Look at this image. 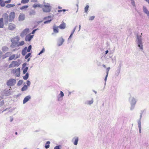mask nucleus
I'll list each match as a JSON object with an SVG mask.
<instances>
[{
    "label": "nucleus",
    "instance_id": "nucleus-1",
    "mask_svg": "<svg viewBox=\"0 0 149 149\" xmlns=\"http://www.w3.org/2000/svg\"><path fill=\"white\" fill-rule=\"evenodd\" d=\"M42 4V10L44 13H48L50 12L52 9L51 4L49 3H46L44 2Z\"/></svg>",
    "mask_w": 149,
    "mask_h": 149
},
{
    "label": "nucleus",
    "instance_id": "nucleus-2",
    "mask_svg": "<svg viewBox=\"0 0 149 149\" xmlns=\"http://www.w3.org/2000/svg\"><path fill=\"white\" fill-rule=\"evenodd\" d=\"M136 43L138 47L139 48L141 51L143 50V45L142 42V37L141 36L137 35L136 40Z\"/></svg>",
    "mask_w": 149,
    "mask_h": 149
},
{
    "label": "nucleus",
    "instance_id": "nucleus-3",
    "mask_svg": "<svg viewBox=\"0 0 149 149\" xmlns=\"http://www.w3.org/2000/svg\"><path fill=\"white\" fill-rule=\"evenodd\" d=\"M19 40V38L18 36L13 38L11 39V44L10 45V47L12 48H14L18 47V41Z\"/></svg>",
    "mask_w": 149,
    "mask_h": 149
},
{
    "label": "nucleus",
    "instance_id": "nucleus-4",
    "mask_svg": "<svg viewBox=\"0 0 149 149\" xmlns=\"http://www.w3.org/2000/svg\"><path fill=\"white\" fill-rule=\"evenodd\" d=\"M129 100L131 105L130 110L132 111L135 108V105L136 102V100L134 97H130L129 98Z\"/></svg>",
    "mask_w": 149,
    "mask_h": 149
},
{
    "label": "nucleus",
    "instance_id": "nucleus-5",
    "mask_svg": "<svg viewBox=\"0 0 149 149\" xmlns=\"http://www.w3.org/2000/svg\"><path fill=\"white\" fill-rule=\"evenodd\" d=\"M13 92L11 89L6 88L1 91V94L2 95L8 96L12 94Z\"/></svg>",
    "mask_w": 149,
    "mask_h": 149
},
{
    "label": "nucleus",
    "instance_id": "nucleus-6",
    "mask_svg": "<svg viewBox=\"0 0 149 149\" xmlns=\"http://www.w3.org/2000/svg\"><path fill=\"white\" fill-rule=\"evenodd\" d=\"M15 16V14L14 12H12L10 13L9 15L7 17V22H8V20L9 22H11L14 18Z\"/></svg>",
    "mask_w": 149,
    "mask_h": 149
},
{
    "label": "nucleus",
    "instance_id": "nucleus-7",
    "mask_svg": "<svg viewBox=\"0 0 149 149\" xmlns=\"http://www.w3.org/2000/svg\"><path fill=\"white\" fill-rule=\"evenodd\" d=\"M16 83V80L13 79H11L8 80L6 83L7 85L8 86H14Z\"/></svg>",
    "mask_w": 149,
    "mask_h": 149
},
{
    "label": "nucleus",
    "instance_id": "nucleus-8",
    "mask_svg": "<svg viewBox=\"0 0 149 149\" xmlns=\"http://www.w3.org/2000/svg\"><path fill=\"white\" fill-rule=\"evenodd\" d=\"M18 62L17 61H13L9 65V68H11L15 67H18L20 63H19V60H18Z\"/></svg>",
    "mask_w": 149,
    "mask_h": 149
},
{
    "label": "nucleus",
    "instance_id": "nucleus-9",
    "mask_svg": "<svg viewBox=\"0 0 149 149\" xmlns=\"http://www.w3.org/2000/svg\"><path fill=\"white\" fill-rule=\"evenodd\" d=\"M64 41V40L62 37L59 38L57 42V45L58 46H60L62 45Z\"/></svg>",
    "mask_w": 149,
    "mask_h": 149
},
{
    "label": "nucleus",
    "instance_id": "nucleus-10",
    "mask_svg": "<svg viewBox=\"0 0 149 149\" xmlns=\"http://www.w3.org/2000/svg\"><path fill=\"white\" fill-rule=\"evenodd\" d=\"M142 113H140V118L138 121V127L140 133H141V120L142 116Z\"/></svg>",
    "mask_w": 149,
    "mask_h": 149
},
{
    "label": "nucleus",
    "instance_id": "nucleus-11",
    "mask_svg": "<svg viewBox=\"0 0 149 149\" xmlns=\"http://www.w3.org/2000/svg\"><path fill=\"white\" fill-rule=\"evenodd\" d=\"M63 93L61 91L60 93L57 96V100L58 101H61L63 100V97L64 96Z\"/></svg>",
    "mask_w": 149,
    "mask_h": 149
},
{
    "label": "nucleus",
    "instance_id": "nucleus-12",
    "mask_svg": "<svg viewBox=\"0 0 149 149\" xmlns=\"http://www.w3.org/2000/svg\"><path fill=\"white\" fill-rule=\"evenodd\" d=\"M29 29H25L21 33L20 36L22 37H24V36L27 34L29 32Z\"/></svg>",
    "mask_w": 149,
    "mask_h": 149
},
{
    "label": "nucleus",
    "instance_id": "nucleus-13",
    "mask_svg": "<svg viewBox=\"0 0 149 149\" xmlns=\"http://www.w3.org/2000/svg\"><path fill=\"white\" fill-rule=\"evenodd\" d=\"M143 12L147 15L148 18L149 19V11L148 10L146 6H143Z\"/></svg>",
    "mask_w": 149,
    "mask_h": 149
},
{
    "label": "nucleus",
    "instance_id": "nucleus-14",
    "mask_svg": "<svg viewBox=\"0 0 149 149\" xmlns=\"http://www.w3.org/2000/svg\"><path fill=\"white\" fill-rule=\"evenodd\" d=\"M31 96L30 95H28L26 96L24 99L23 100V104H24L27 102L28 101L31 99Z\"/></svg>",
    "mask_w": 149,
    "mask_h": 149
},
{
    "label": "nucleus",
    "instance_id": "nucleus-15",
    "mask_svg": "<svg viewBox=\"0 0 149 149\" xmlns=\"http://www.w3.org/2000/svg\"><path fill=\"white\" fill-rule=\"evenodd\" d=\"M33 35H27L25 38L26 41H30L33 37Z\"/></svg>",
    "mask_w": 149,
    "mask_h": 149
},
{
    "label": "nucleus",
    "instance_id": "nucleus-16",
    "mask_svg": "<svg viewBox=\"0 0 149 149\" xmlns=\"http://www.w3.org/2000/svg\"><path fill=\"white\" fill-rule=\"evenodd\" d=\"M58 28L61 29H65L66 27V24L64 22H62V23L59 26Z\"/></svg>",
    "mask_w": 149,
    "mask_h": 149
},
{
    "label": "nucleus",
    "instance_id": "nucleus-17",
    "mask_svg": "<svg viewBox=\"0 0 149 149\" xmlns=\"http://www.w3.org/2000/svg\"><path fill=\"white\" fill-rule=\"evenodd\" d=\"M15 24L10 23L9 25V29L11 30H13L15 28Z\"/></svg>",
    "mask_w": 149,
    "mask_h": 149
},
{
    "label": "nucleus",
    "instance_id": "nucleus-18",
    "mask_svg": "<svg viewBox=\"0 0 149 149\" xmlns=\"http://www.w3.org/2000/svg\"><path fill=\"white\" fill-rule=\"evenodd\" d=\"M58 26H56L54 25L53 27V29L54 32V33H57L58 32Z\"/></svg>",
    "mask_w": 149,
    "mask_h": 149
},
{
    "label": "nucleus",
    "instance_id": "nucleus-19",
    "mask_svg": "<svg viewBox=\"0 0 149 149\" xmlns=\"http://www.w3.org/2000/svg\"><path fill=\"white\" fill-rule=\"evenodd\" d=\"M74 139V141L73 142V143L75 145H77L78 144L79 140L78 137H75L74 138L72 139V141H73Z\"/></svg>",
    "mask_w": 149,
    "mask_h": 149
},
{
    "label": "nucleus",
    "instance_id": "nucleus-20",
    "mask_svg": "<svg viewBox=\"0 0 149 149\" xmlns=\"http://www.w3.org/2000/svg\"><path fill=\"white\" fill-rule=\"evenodd\" d=\"M93 100L92 98L91 100H87L85 102V104L87 105H91L93 104Z\"/></svg>",
    "mask_w": 149,
    "mask_h": 149
},
{
    "label": "nucleus",
    "instance_id": "nucleus-21",
    "mask_svg": "<svg viewBox=\"0 0 149 149\" xmlns=\"http://www.w3.org/2000/svg\"><path fill=\"white\" fill-rule=\"evenodd\" d=\"M27 47H25L22 50V54L23 56H25L27 52Z\"/></svg>",
    "mask_w": 149,
    "mask_h": 149
},
{
    "label": "nucleus",
    "instance_id": "nucleus-22",
    "mask_svg": "<svg viewBox=\"0 0 149 149\" xmlns=\"http://www.w3.org/2000/svg\"><path fill=\"white\" fill-rule=\"evenodd\" d=\"M42 4H33L32 7L33 8H36L37 7H39L40 8H42Z\"/></svg>",
    "mask_w": 149,
    "mask_h": 149
},
{
    "label": "nucleus",
    "instance_id": "nucleus-23",
    "mask_svg": "<svg viewBox=\"0 0 149 149\" xmlns=\"http://www.w3.org/2000/svg\"><path fill=\"white\" fill-rule=\"evenodd\" d=\"M25 16L24 15H20L19 17V21H22L24 19Z\"/></svg>",
    "mask_w": 149,
    "mask_h": 149
},
{
    "label": "nucleus",
    "instance_id": "nucleus-24",
    "mask_svg": "<svg viewBox=\"0 0 149 149\" xmlns=\"http://www.w3.org/2000/svg\"><path fill=\"white\" fill-rule=\"evenodd\" d=\"M9 50L8 48L6 46L3 47L2 48V50L3 52H5L8 51Z\"/></svg>",
    "mask_w": 149,
    "mask_h": 149
},
{
    "label": "nucleus",
    "instance_id": "nucleus-25",
    "mask_svg": "<svg viewBox=\"0 0 149 149\" xmlns=\"http://www.w3.org/2000/svg\"><path fill=\"white\" fill-rule=\"evenodd\" d=\"M3 26V19L2 18H0V28H2Z\"/></svg>",
    "mask_w": 149,
    "mask_h": 149
},
{
    "label": "nucleus",
    "instance_id": "nucleus-26",
    "mask_svg": "<svg viewBox=\"0 0 149 149\" xmlns=\"http://www.w3.org/2000/svg\"><path fill=\"white\" fill-rule=\"evenodd\" d=\"M15 56H16V55L15 54H14L11 56H10L8 60L9 61H11L13 59H14L15 57Z\"/></svg>",
    "mask_w": 149,
    "mask_h": 149
},
{
    "label": "nucleus",
    "instance_id": "nucleus-27",
    "mask_svg": "<svg viewBox=\"0 0 149 149\" xmlns=\"http://www.w3.org/2000/svg\"><path fill=\"white\" fill-rule=\"evenodd\" d=\"M28 88L27 86L26 85H24L23 87L21 88V91H26Z\"/></svg>",
    "mask_w": 149,
    "mask_h": 149
},
{
    "label": "nucleus",
    "instance_id": "nucleus-28",
    "mask_svg": "<svg viewBox=\"0 0 149 149\" xmlns=\"http://www.w3.org/2000/svg\"><path fill=\"white\" fill-rule=\"evenodd\" d=\"M50 143V142L49 141H47L45 145V147L46 149H47L49 148L50 146L49 145Z\"/></svg>",
    "mask_w": 149,
    "mask_h": 149
},
{
    "label": "nucleus",
    "instance_id": "nucleus-29",
    "mask_svg": "<svg viewBox=\"0 0 149 149\" xmlns=\"http://www.w3.org/2000/svg\"><path fill=\"white\" fill-rule=\"evenodd\" d=\"M29 77V74L28 73H26L25 75L23 77V79L25 80H26L28 79Z\"/></svg>",
    "mask_w": 149,
    "mask_h": 149
},
{
    "label": "nucleus",
    "instance_id": "nucleus-30",
    "mask_svg": "<svg viewBox=\"0 0 149 149\" xmlns=\"http://www.w3.org/2000/svg\"><path fill=\"white\" fill-rule=\"evenodd\" d=\"M5 2L3 0H0V5L1 6H4L5 5Z\"/></svg>",
    "mask_w": 149,
    "mask_h": 149
},
{
    "label": "nucleus",
    "instance_id": "nucleus-31",
    "mask_svg": "<svg viewBox=\"0 0 149 149\" xmlns=\"http://www.w3.org/2000/svg\"><path fill=\"white\" fill-rule=\"evenodd\" d=\"M24 44V41H22L21 42H19L18 43V47L23 45Z\"/></svg>",
    "mask_w": 149,
    "mask_h": 149
},
{
    "label": "nucleus",
    "instance_id": "nucleus-32",
    "mask_svg": "<svg viewBox=\"0 0 149 149\" xmlns=\"http://www.w3.org/2000/svg\"><path fill=\"white\" fill-rule=\"evenodd\" d=\"M120 69L118 68L117 70L116 71V73H115V74L116 76H118L119 75V74L120 72Z\"/></svg>",
    "mask_w": 149,
    "mask_h": 149
},
{
    "label": "nucleus",
    "instance_id": "nucleus-33",
    "mask_svg": "<svg viewBox=\"0 0 149 149\" xmlns=\"http://www.w3.org/2000/svg\"><path fill=\"white\" fill-rule=\"evenodd\" d=\"M15 4H8L6 6V7L8 8H10L15 6Z\"/></svg>",
    "mask_w": 149,
    "mask_h": 149
},
{
    "label": "nucleus",
    "instance_id": "nucleus-34",
    "mask_svg": "<svg viewBox=\"0 0 149 149\" xmlns=\"http://www.w3.org/2000/svg\"><path fill=\"white\" fill-rule=\"evenodd\" d=\"M12 54V53L11 52H8L5 54V56L7 57H8Z\"/></svg>",
    "mask_w": 149,
    "mask_h": 149
},
{
    "label": "nucleus",
    "instance_id": "nucleus-35",
    "mask_svg": "<svg viewBox=\"0 0 149 149\" xmlns=\"http://www.w3.org/2000/svg\"><path fill=\"white\" fill-rule=\"evenodd\" d=\"M31 54L30 53H28L26 55L25 57V59H27L29 57H31Z\"/></svg>",
    "mask_w": 149,
    "mask_h": 149
},
{
    "label": "nucleus",
    "instance_id": "nucleus-36",
    "mask_svg": "<svg viewBox=\"0 0 149 149\" xmlns=\"http://www.w3.org/2000/svg\"><path fill=\"white\" fill-rule=\"evenodd\" d=\"M29 1V0H22L21 3L22 4H25L28 3Z\"/></svg>",
    "mask_w": 149,
    "mask_h": 149
},
{
    "label": "nucleus",
    "instance_id": "nucleus-37",
    "mask_svg": "<svg viewBox=\"0 0 149 149\" xmlns=\"http://www.w3.org/2000/svg\"><path fill=\"white\" fill-rule=\"evenodd\" d=\"M89 7V6L88 5H87L84 8V10H85V12L86 13H88V8Z\"/></svg>",
    "mask_w": 149,
    "mask_h": 149
},
{
    "label": "nucleus",
    "instance_id": "nucleus-38",
    "mask_svg": "<svg viewBox=\"0 0 149 149\" xmlns=\"http://www.w3.org/2000/svg\"><path fill=\"white\" fill-rule=\"evenodd\" d=\"M23 83V80H20L18 82L17 85L18 86H20Z\"/></svg>",
    "mask_w": 149,
    "mask_h": 149
},
{
    "label": "nucleus",
    "instance_id": "nucleus-39",
    "mask_svg": "<svg viewBox=\"0 0 149 149\" xmlns=\"http://www.w3.org/2000/svg\"><path fill=\"white\" fill-rule=\"evenodd\" d=\"M28 68L27 67H26L23 70V73L24 74H26L28 70Z\"/></svg>",
    "mask_w": 149,
    "mask_h": 149
},
{
    "label": "nucleus",
    "instance_id": "nucleus-40",
    "mask_svg": "<svg viewBox=\"0 0 149 149\" xmlns=\"http://www.w3.org/2000/svg\"><path fill=\"white\" fill-rule=\"evenodd\" d=\"M29 6L27 5L24 6L20 8V9L21 10L25 9L27 8Z\"/></svg>",
    "mask_w": 149,
    "mask_h": 149
},
{
    "label": "nucleus",
    "instance_id": "nucleus-41",
    "mask_svg": "<svg viewBox=\"0 0 149 149\" xmlns=\"http://www.w3.org/2000/svg\"><path fill=\"white\" fill-rule=\"evenodd\" d=\"M45 51V49L44 48H43L42 49L40 52L38 53V55H40L41 54H42L43 53H44Z\"/></svg>",
    "mask_w": 149,
    "mask_h": 149
},
{
    "label": "nucleus",
    "instance_id": "nucleus-42",
    "mask_svg": "<svg viewBox=\"0 0 149 149\" xmlns=\"http://www.w3.org/2000/svg\"><path fill=\"white\" fill-rule=\"evenodd\" d=\"M31 48H32L31 45H29L28 48L27 49V52H29L31 51Z\"/></svg>",
    "mask_w": 149,
    "mask_h": 149
},
{
    "label": "nucleus",
    "instance_id": "nucleus-43",
    "mask_svg": "<svg viewBox=\"0 0 149 149\" xmlns=\"http://www.w3.org/2000/svg\"><path fill=\"white\" fill-rule=\"evenodd\" d=\"M52 19H50L45 21L44 22V23L45 24L49 23L52 21Z\"/></svg>",
    "mask_w": 149,
    "mask_h": 149
},
{
    "label": "nucleus",
    "instance_id": "nucleus-44",
    "mask_svg": "<svg viewBox=\"0 0 149 149\" xmlns=\"http://www.w3.org/2000/svg\"><path fill=\"white\" fill-rule=\"evenodd\" d=\"M61 145H59L58 146H56L54 147V149H61Z\"/></svg>",
    "mask_w": 149,
    "mask_h": 149
},
{
    "label": "nucleus",
    "instance_id": "nucleus-45",
    "mask_svg": "<svg viewBox=\"0 0 149 149\" xmlns=\"http://www.w3.org/2000/svg\"><path fill=\"white\" fill-rule=\"evenodd\" d=\"M131 1L132 5L134 6H135V3L134 0H130Z\"/></svg>",
    "mask_w": 149,
    "mask_h": 149
},
{
    "label": "nucleus",
    "instance_id": "nucleus-46",
    "mask_svg": "<svg viewBox=\"0 0 149 149\" xmlns=\"http://www.w3.org/2000/svg\"><path fill=\"white\" fill-rule=\"evenodd\" d=\"M110 69V67H109L107 68V69H106V73L107 74L106 75H108V74H109V72Z\"/></svg>",
    "mask_w": 149,
    "mask_h": 149
},
{
    "label": "nucleus",
    "instance_id": "nucleus-47",
    "mask_svg": "<svg viewBox=\"0 0 149 149\" xmlns=\"http://www.w3.org/2000/svg\"><path fill=\"white\" fill-rule=\"evenodd\" d=\"M35 12L34 10H32L30 13V15H35Z\"/></svg>",
    "mask_w": 149,
    "mask_h": 149
},
{
    "label": "nucleus",
    "instance_id": "nucleus-48",
    "mask_svg": "<svg viewBox=\"0 0 149 149\" xmlns=\"http://www.w3.org/2000/svg\"><path fill=\"white\" fill-rule=\"evenodd\" d=\"M95 17L94 16H91L89 18V20H92L94 19Z\"/></svg>",
    "mask_w": 149,
    "mask_h": 149
},
{
    "label": "nucleus",
    "instance_id": "nucleus-49",
    "mask_svg": "<svg viewBox=\"0 0 149 149\" xmlns=\"http://www.w3.org/2000/svg\"><path fill=\"white\" fill-rule=\"evenodd\" d=\"M26 84L28 86H29L31 84V82L29 80H27L26 81Z\"/></svg>",
    "mask_w": 149,
    "mask_h": 149
},
{
    "label": "nucleus",
    "instance_id": "nucleus-50",
    "mask_svg": "<svg viewBox=\"0 0 149 149\" xmlns=\"http://www.w3.org/2000/svg\"><path fill=\"white\" fill-rule=\"evenodd\" d=\"M38 29H34V30H33L32 31V32H31V33L32 34H34L35 33V32H36V31L37 30H38Z\"/></svg>",
    "mask_w": 149,
    "mask_h": 149
},
{
    "label": "nucleus",
    "instance_id": "nucleus-51",
    "mask_svg": "<svg viewBox=\"0 0 149 149\" xmlns=\"http://www.w3.org/2000/svg\"><path fill=\"white\" fill-rule=\"evenodd\" d=\"M26 65H27V63H24L22 65V68H24L26 66Z\"/></svg>",
    "mask_w": 149,
    "mask_h": 149
},
{
    "label": "nucleus",
    "instance_id": "nucleus-52",
    "mask_svg": "<svg viewBox=\"0 0 149 149\" xmlns=\"http://www.w3.org/2000/svg\"><path fill=\"white\" fill-rule=\"evenodd\" d=\"M11 1V0H8V1H5V3H10Z\"/></svg>",
    "mask_w": 149,
    "mask_h": 149
},
{
    "label": "nucleus",
    "instance_id": "nucleus-53",
    "mask_svg": "<svg viewBox=\"0 0 149 149\" xmlns=\"http://www.w3.org/2000/svg\"><path fill=\"white\" fill-rule=\"evenodd\" d=\"M10 122H12L13 121V116H10Z\"/></svg>",
    "mask_w": 149,
    "mask_h": 149
},
{
    "label": "nucleus",
    "instance_id": "nucleus-54",
    "mask_svg": "<svg viewBox=\"0 0 149 149\" xmlns=\"http://www.w3.org/2000/svg\"><path fill=\"white\" fill-rule=\"evenodd\" d=\"M108 76V75H106L105 77V79H104V81H105V84H106V81H107Z\"/></svg>",
    "mask_w": 149,
    "mask_h": 149
},
{
    "label": "nucleus",
    "instance_id": "nucleus-55",
    "mask_svg": "<svg viewBox=\"0 0 149 149\" xmlns=\"http://www.w3.org/2000/svg\"><path fill=\"white\" fill-rule=\"evenodd\" d=\"M77 27V26H76L72 30V31L71 32L72 33H74V32H75L76 29V27Z\"/></svg>",
    "mask_w": 149,
    "mask_h": 149
},
{
    "label": "nucleus",
    "instance_id": "nucleus-56",
    "mask_svg": "<svg viewBox=\"0 0 149 149\" xmlns=\"http://www.w3.org/2000/svg\"><path fill=\"white\" fill-rule=\"evenodd\" d=\"M73 33H71L70 36L69 37V38H68V40H69V39L71 38H72L73 35Z\"/></svg>",
    "mask_w": 149,
    "mask_h": 149
},
{
    "label": "nucleus",
    "instance_id": "nucleus-57",
    "mask_svg": "<svg viewBox=\"0 0 149 149\" xmlns=\"http://www.w3.org/2000/svg\"><path fill=\"white\" fill-rule=\"evenodd\" d=\"M38 0H31V2L35 3L38 1Z\"/></svg>",
    "mask_w": 149,
    "mask_h": 149
},
{
    "label": "nucleus",
    "instance_id": "nucleus-58",
    "mask_svg": "<svg viewBox=\"0 0 149 149\" xmlns=\"http://www.w3.org/2000/svg\"><path fill=\"white\" fill-rule=\"evenodd\" d=\"M51 16H47V17H44V19H47L50 18H51Z\"/></svg>",
    "mask_w": 149,
    "mask_h": 149
},
{
    "label": "nucleus",
    "instance_id": "nucleus-59",
    "mask_svg": "<svg viewBox=\"0 0 149 149\" xmlns=\"http://www.w3.org/2000/svg\"><path fill=\"white\" fill-rule=\"evenodd\" d=\"M121 67V63H120V64H119V66H118V68L120 69Z\"/></svg>",
    "mask_w": 149,
    "mask_h": 149
},
{
    "label": "nucleus",
    "instance_id": "nucleus-60",
    "mask_svg": "<svg viewBox=\"0 0 149 149\" xmlns=\"http://www.w3.org/2000/svg\"><path fill=\"white\" fill-rule=\"evenodd\" d=\"M6 58H7V57L5 56V54L4 55H3L2 56L3 59H4Z\"/></svg>",
    "mask_w": 149,
    "mask_h": 149
},
{
    "label": "nucleus",
    "instance_id": "nucleus-61",
    "mask_svg": "<svg viewBox=\"0 0 149 149\" xmlns=\"http://www.w3.org/2000/svg\"><path fill=\"white\" fill-rule=\"evenodd\" d=\"M109 52V51L108 50H106L105 52V54H107Z\"/></svg>",
    "mask_w": 149,
    "mask_h": 149
},
{
    "label": "nucleus",
    "instance_id": "nucleus-62",
    "mask_svg": "<svg viewBox=\"0 0 149 149\" xmlns=\"http://www.w3.org/2000/svg\"><path fill=\"white\" fill-rule=\"evenodd\" d=\"M2 52L0 50V58H1V56L2 55Z\"/></svg>",
    "mask_w": 149,
    "mask_h": 149
},
{
    "label": "nucleus",
    "instance_id": "nucleus-63",
    "mask_svg": "<svg viewBox=\"0 0 149 149\" xmlns=\"http://www.w3.org/2000/svg\"><path fill=\"white\" fill-rule=\"evenodd\" d=\"M62 11V10H58V12L59 13H60V12H61Z\"/></svg>",
    "mask_w": 149,
    "mask_h": 149
},
{
    "label": "nucleus",
    "instance_id": "nucleus-64",
    "mask_svg": "<svg viewBox=\"0 0 149 149\" xmlns=\"http://www.w3.org/2000/svg\"><path fill=\"white\" fill-rule=\"evenodd\" d=\"M27 59H27V62H29V61H30V58H27Z\"/></svg>",
    "mask_w": 149,
    "mask_h": 149
}]
</instances>
